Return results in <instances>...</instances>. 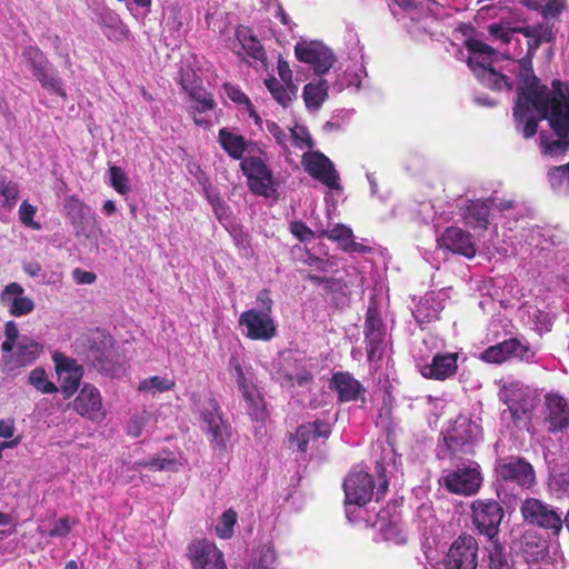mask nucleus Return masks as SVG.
<instances>
[{
  "instance_id": "8fccbe9b",
  "label": "nucleus",
  "mask_w": 569,
  "mask_h": 569,
  "mask_svg": "<svg viewBox=\"0 0 569 569\" xmlns=\"http://www.w3.org/2000/svg\"><path fill=\"white\" fill-rule=\"evenodd\" d=\"M293 144L298 148H312V139L305 127H297L290 130Z\"/></svg>"
},
{
  "instance_id": "864d4df0",
  "label": "nucleus",
  "mask_w": 569,
  "mask_h": 569,
  "mask_svg": "<svg viewBox=\"0 0 569 569\" xmlns=\"http://www.w3.org/2000/svg\"><path fill=\"white\" fill-rule=\"evenodd\" d=\"M376 472L378 476L376 500L379 501L380 499H382L386 496L388 488H389V481L386 476V469H385L383 465L377 463Z\"/></svg>"
},
{
  "instance_id": "6ab92c4d",
  "label": "nucleus",
  "mask_w": 569,
  "mask_h": 569,
  "mask_svg": "<svg viewBox=\"0 0 569 569\" xmlns=\"http://www.w3.org/2000/svg\"><path fill=\"white\" fill-rule=\"evenodd\" d=\"M56 371L60 381V389L64 398H70L79 388L83 376V369L78 365L77 360L66 357L64 355H56L53 357Z\"/></svg>"
},
{
  "instance_id": "4d7b16f0",
  "label": "nucleus",
  "mask_w": 569,
  "mask_h": 569,
  "mask_svg": "<svg viewBox=\"0 0 569 569\" xmlns=\"http://www.w3.org/2000/svg\"><path fill=\"white\" fill-rule=\"evenodd\" d=\"M71 531L68 517L60 518L49 530L48 536L51 538L67 537Z\"/></svg>"
},
{
  "instance_id": "f3484780",
  "label": "nucleus",
  "mask_w": 569,
  "mask_h": 569,
  "mask_svg": "<svg viewBox=\"0 0 569 569\" xmlns=\"http://www.w3.org/2000/svg\"><path fill=\"white\" fill-rule=\"evenodd\" d=\"M331 435V425L327 420L316 419L300 425L293 433L289 435V446L297 451L306 453L309 443L320 438L327 440Z\"/></svg>"
},
{
  "instance_id": "7c9ffc66",
  "label": "nucleus",
  "mask_w": 569,
  "mask_h": 569,
  "mask_svg": "<svg viewBox=\"0 0 569 569\" xmlns=\"http://www.w3.org/2000/svg\"><path fill=\"white\" fill-rule=\"evenodd\" d=\"M218 141L230 158L242 161L248 148V141L243 136L236 134L227 128H221L218 133Z\"/></svg>"
},
{
  "instance_id": "680f3d73",
  "label": "nucleus",
  "mask_w": 569,
  "mask_h": 569,
  "mask_svg": "<svg viewBox=\"0 0 569 569\" xmlns=\"http://www.w3.org/2000/svg\"><path fill=\"white\" fill-rule=\"evenodd\" d=\"M274 559L272 552H264L257 560L251 561L248 569H273Z\"/></svg>"
},
{
  "instance_id": "20e7f679",
  "label": "nucleus",
  "mask_w": 569,
  "mask_h": 569,
  "mask_svg": "<svg viewBox=\"0 0 569 569\" xmlns=\"http://www.w3.org/2000/svg\"><path fill=\"white\" fill-rule=\"evenodd\" d=\"M482 482L483 476L477 462L449 470L439 480L440 486L448 492L462 497L476 496L480 491Z\"/></svg>"
},
{
  "instance_id": "f257e3e1",
  "label": "nucleus",
  "mask_w": 569,
  "mask_h": 569,
  "mask_svg": "<svg viewBox=\"0 0 569 569\" xmlns=\"http://www.w3.org/2000/svg\"><path fill=\"white\" fill-rule=\"evenodd\" d=\"M535 56L526 54L517 60L513 71L518 78L517 100L531 102L541 119H549L550 127L559 137L547 147V152L557 153L569 148V87L560 80L552 81V97L541 86L535 74L532 60Z\"/></svg>"
},
{
  "instance_id": "c9c22d12",
  "label": "nucleus",
  "mask_w": 569,
  "mask_h": 569,
  "mask_svg": "<svg viewBox=\"0 0 569 569\" xmlns=\"http://www.w3.org/2000/svg\"><path fill=\"white\" fill-rule=\"evenodd\" d=\"M90 358L97 369L108 375L114 376L120 369L114 360V351L111 349L101 351L99 348H92Z\"/></svg>"
},
{
  "instance_id": "7ed1b4c3",
  "label": "nucleus",
  "mask_w": 569,
  "mask_h": 569,
  "mask_svg": "<svg viewBox=\"0 0 569 569\" xmlns=\"http://www.w3.org/2000/svg\"><path fill=\"white\" fill-rule=\"evenodd\" d=\"M470 518L475 530L487 539L499 536L505 518L502 505L492 498H478L470 503Z\"/></svg>"
},
{
  "instance_id": "0e129e2a",
  "label": "nucleus",
  "mask_w": 569,
  "mask_h": 569,
  "mask_svg": "<svg viewBox=\"0 0 569 569\" xmlns=\"http://www.w3.org/2000/svg\"><path fill=\"white\" fill-rule=\"evenodd\" d=\"M267 130L276 139L278 144L284 148L287 147V133L277 122L267 121Z\"/></svg>"
},
{
  "instance_id": "aec40b11",
  "label": "nucleus",
  "mask_w": 569,
  "mask_h": 569,
  "mask_svg": "<svg viewBox=\"0 0 569 569\" xmlns=\"http://www.w3.org/2000/svg\"><path fill=\"white\" fill-rule=\"evenodd\" d=\"M63 211L73 226L77 236L89 237L90 227L96 224L94 213L77 196L72 194L64 199Z\"/></svg>"
},
{
  "instance_id": "9d476101",
  "label": "nucleus",
  "mask_w": 569,
  "mask_h": 569,
  "mask_svg": "<svg viewBox=\"0 0 569 569\" xmlns=\"http://www.w3.org/2000/svg\"><path fill=\"white\" fill-rule=\"evenodd\" d=\"M240 168L247 177L248 187L256 196L270 197L273 192L274 178L272 171L260 157H246Z\"/></svg>"
},
{
  "instance_id": "72a5a7b5",
  "label": "nucleus",
  "mask_w": 569,
  "mask_h": 569,
  "mask_svg": "<svg viewBox=\"0 0 569 569\" xmlns=\"http://www.w3.org/2000/svg\"><path fill=\"white\" fill-rule=\"evenodd\" d=\"M264 86L272 98L283 108H287L298 94L297 84L280 83L273 76L264 79Z\"/></svg>"
},
{
  "instance_id": "3c124183",
  "label": "nucleus",
  "mask_w": 569,
  "mask_h": 569,
  "mask_svg": "<svg viewBox=\"0 0 569 569\" xmlns=\"http://www.w3.org/2000/svg\"><path fill=\"white\" fill-rule=\"evenodd\" d=\"M465 46L468 51L472 53L478 54H487L492 56L496 53V50L490 47L489 44L485 43L483 41L476 39V38H469L465 41Z\"/></svg>"
},
{
  "instance_id": "09e8293b",
  "label": "nucleus",
  "mask_w": 569,
  "mask_h": 569,
  "mask_svg": "<svg viewBox=\"0 0 569 569\" xmlns=\"http://www.w3.org/2000/svg\"><path fill=\"white\" fill-rule=\"evenodd\" d=\"M34 214L36 208L32 204H30L27 200H24L19 209L20 221L27 227H31L34 230H39L41 226L40 223L33 221Z\"/></svg>"
},
{
  "instance_id": "bf43d9fd",
  "label": "nucleus",
  "mask_w": 569,
  "mask_h": 569,
  "mask_svg": "<svg viewBox=\"0 0 569 569\" xmlns=\"http://www.w3.org/2000/svg\"><path fill=\"white\" fill-rule=\"evenodd\" d=\"M510 417L515 425H519L521 421L529 419V409L518 403H511L508 406Z\"/></svg>"
},
{
  "instance_id": "a878e982",
  "label": "nucleus",
  "mask_w": 569,
  "mask_h": 569,
  "mask_svg": "<svg viewBox=\"0 0 569 569\" xmlns=\"http://www.w3.org/2000/svg\"><path fill=\"white\" fill-rule=\"evenodd\" d=\"M329 387L337 392L340 402L355 401L365 393L361 382L347 371L335 372Z\"/></svg>"
},
{
  "instance_id": "e433bc0d",
  "label": "nucleus",
  "mask_w": 569,
  "mask_h": 569,
  "mask_svg": "<svg viewBox=\"0 0 569 569\" xmlns=\"http://www.w3.org/2000/svg\"><path fill=\"white\" fill-rule=\"evenodd\" d=\"M174 387L176 381L173 378L151 376L141 380L137 387V390L143 393L156 395L171 391L174 389Z\"/></svg>"
},
{
  "instance_id": "4be33fe9",
  "label": "nucleus",
  "mask_w": 569,
  "mask_h": 569,
  "mask_svg": "<svg viewBox=\"0 0 569 569\" xmlns=\"http://www.w3.org/2000/svg\"><path fill=\"white\" fill-rule=\"evenodd\" d=\"M306 171L330 189H340L339 174L323 153L315 152L305 162Z\"/></svg>"
},
{
  "instance_id": "c756f323",
  "label": "nucleus",
  "mask_w": 569,
  "mask_h": 569,
  "mask_svg": "<svg viewBox=\"0 0 569 569\" xmlns=\"http://www.w3.org/2000/svg\"><path fill=\"white\" fill-rule=\"evenodd\" d=\"M530 106H532L531 102L517 100L513 108L517 129L522 131L526 139L533 137L538 129V120L535 118Z\"/></svg>"
},
{
  "instance_id": "ea45409f",
  "label": "nucleus",
  "mask_w": 569,
  "mask_h": 569,
  "mask_svg": "<svg viewBox=\"0 0 569 569\" xmlns=\"http://www.w3.org/2000/svg\"><path fill=\"white\" fill-rule=\"evenodd\" d=\"M237 512L233 509L226 510L221 517L218 526L216 527V533L221 539H229L233 535V527L237 523Z\"/></svg>"
},
{
  "instance_id": "dca6fc26",
  "label": "nucleus",
  "mask_w": 569,
  "mask_h": 569,
  "mask_svg": "<svg viewBox=\"0 0 569 569\" xmlns=\"http://www.w3.org/2000/svg\"><path fill=\"white\" fill-rule=\"evenodd\" d=\"M295 54L300 62L312 66L318 76L327 73L336 62L332 50L318 41L298 42L295 47Z\"/></svg>"
},
{
  "instance_id": "4468645a",
  "label": "nucleus",
  "mask_w": 569,
  "mask_h": 569,
  "mask_svg": "<svg viewBox=\"0 0 569 569\" xmlns=\"http://www.w3.org/2000/svg\"><path fill=\"white\" fill-rule=\"evenodd\" d=\"M375 479L368 471L352 469L343 481L346 503L366 506L375 495Z\"/></svg>"
},
{
  "instance_id": "69168bd1",
  "label": "nucleus",
  "mask_w": 569,
  "mask_h": 569,
  "mask_svg": "<svg viewBox=\"0 0 569 569\" xmlns=\"http://www.w3.org/2000/svg\"><path fill=\"white\" fill-rule=\"evenodd\" d=\"M146 425L144 418L140 416L132 417L128 423V435L139 437Z\"/></svg>"
},
{
  "instance_id": "393cba45",
  "label": "nucleus",
  "mask_w": 569,
  "mask_h": 569,
  "mask_svg": "<svg viewBox=\"0 0 569 569\" xmlns=\"http://www.w3.org/2000/svg\"><path fill=\"white\" fill-rule=\"evenodd\" d=\"M546 408L549 431L557 432L569 427V407L562 396L548 393L546 396Z\"/></svg>"
},
{
  "instance_id": "6e6552de",
  "label": "nucleus",
  "mask_w": 569,
  "mask_h": 569,
  "mask_svg": "<svg viewBox=\"0 0 569 569\" xmlns=\"http://www.w3.org/2000/svg\"><path fill=\"white\" fill-rule=\"evenodd\" d=\"M477 426L469 419L459 418L443 435L445 452L450 459H463L473 455V430Z\"/></svg>"
},
{
  "instance_id": "f8f14e48",
  "label": "nucleus",
  "mask_w": 569,
  "mask_h": 569,
  "mask_svg": "<svg viewBox=\"0 0 569 569\" xmlns=\"http://www.w3.org/2000/svg\"><path fill=\"white\" fill-rule=\"evenodd\" d=\"M533 357L535 352L530 346L518 338L506 339L486 348L480 353L482 361L493 365H501L512 358L529 362Z\"/></svg>"
},
{
  "instance_id": "58836bf2",
  "label": "nucleus",
  "mask_w": 569,
  "mask_h": 569,
  "mask_svg": "<svg viewBox=\"0 0 569 569\" xmlns=\"http://www.w3.org/2000/svg\"><path fill=\"white\" fill-rule=\"evenodd\" d=\"M486 550L488 551L489 569H511L505 552V548L499 542L498 537L488 539Z\"/></svg>"
},
{
  "instance_id": "774afa93",
  "label": "nucleus",
  "mask_w": 569,
  "mask_h": 569,
  "mask_svg": "<svg viewBox=\"0 0 569 569\" xmlns=\"http://www.w3.org/2000/svg\"><path fill=\"white\" fill-rule=\"evenodd\" d=\"M312 379L313 377L308 370H302L301 372H298L295 376L289 377L291 385H298L300 387L311 383Z\"/></svg>"
},
{
  "instance_id": "49530a36",
  "label": "nucleus",
  "mask_w": 569,
  "mask_h": 569,
  "mask_svg": "<svg viewBox=\"0 0 569 569\" xmlns=\"http://www.w3.org/2000/svg\"><path fill=\"white\" fill-rule=\"evenodd\" d=\"M242 48L247 52V54L251 57L253 60L260 62H264L267 60L263 46L256 37L250 36L248 38H244L242 41Z\"/></svg>"
},
{
  "instance_id": "412c9836",
  "label": "nucleus",
  "mask_w": 569,
  "mask_h": 569,
  "mask_svg": "<svg viewBox=\"0 0 569 569\" xmlns=\"http://www.w3.org/2000/svg\"><path fill=\"white\" fill-rule=\"evenodd\" d=\"M73 409L80 416L92 421H100L106 417L101 395L99 390L91 385H84L81 388L73 401Z\"/></svg>"
},
{
  "instance_id": "603ef678",
  "label": "nucleus",
  "mask_w": 569,
  "mask_h": 569,
  "mask_svg": "<svg viewBox=\"0 0 569 569\" xmlns=\"http://www.w3.org/2000/svg\"><path fill=\"white\" fill-rule=\"evenodd\" d=\"M223 89L230 100L239 104H247L249 108L252 107L250 99L236 86L231 83H224Z\"/></svg>"
},
{
  "instance_id": "f704fd0d",
  "label": "nucleus",
  "mask_w": 569,
  "mask_h": 569,
  "mask_svg": "<svg viewBox=\"0 0 569 569\" xmlns=\"http://www.w3.org/2000/svg\"><path fill=\"white\" fill-rule=\"evenodd\" d=\"M567 0H521L530 10L539 11L543 19L557 18L566 8Z\"/></svg>"
},
{
  "instance_id": "6e6d98bb",
  "label": "nucleus",
  "mask_w": 569,
  "mask_h": 569,
  "mask_svg": "<svg viewBox=\"0 0 569 569\" xmlns=\"http://www.w3.org/2000/svg\"><path fill=\"white\" fill-rule=\"evenodd\" d=\"M376 423L381 426L388 435L393 431L392 408L390 406H383L380 409Z\"/></svg>"
},
{
  "instance_id": "ddd939ff",
  "label": "nucleus",
  "mask_w": 569,
  "mask_h": 569,
  "mask_svg": "<svg viewBox=\"0 0 569 569\" xmlns=\"http://www.w3.org/2000/svg\"><path fill=\"white\" fill-rule=\"evenodd\" d=\"M187 558L192 569H228L223 552L204 538L193 539L188 545Z\"/></svg>"
},
{
  "instance_id": "9b49d317",
  "label": "nucleus",
  "mask_w": 569,
  "mask_h": 569,
  "mask_svg": "<svg viewBox=\"0 0 569 569\" xmlns=\"http://www.w3.org/2000/svg\"><path fill=\"white\" fill-rule=\"evenodd\" d=\"M478 541L469 533H461L451 543L445 559L446 569H477Z\"/></svg>"
},
{
  "instance_id": "13d9d810",
  "label": "nucleus",
  "mask_w": 569,
  "mask_h": 569,
  "mask_svg": "<svg viewBox=\"0 0 569 569\" xmlns=\"http://www.w3.org/2000/svg\"><path fill=\"white\" fill-rule=\"evenodd\" d=\"M291 232L300 241H306L313 237V231L302 221H295L290 226Z\"/></svg>"
},
{
  "instance_id": "c03bdc74",
  "label": "nucleus",
  "mask_w": 569,
  "mask_h": 569,
  "mask_svg": "<svg viewBox=\"0 0 569 569\" xmlns=\"http://www.w3.org/2000/svg\"><path fill=\"white\" fill-rule=\"evenodd\" d=\"M321 236L327 237L332 241L339 242V246L342 249V244H346L351 240L353 232L349 227L337 223L332 227V229L322 231Z\"/></svg>"
},
{
  "instance_id": "1a4fd4ad",
  "label": "nucleus",
  "mask_w": 569,
  "mask_h": 569,
  "mask_svg": "<svg viewBox=\"0 0 569 569\" xmlns=\"http://www.w3.org/2000/svg\"><path fill=\"white\" fill-rule=\"evenodd\" d=\"M497 480L529 489L536 482V472L530 462L521 457H508L496 466Z\"/></svg>"
},
{
  "instance_id": "39448f33",
  "label": "nucleus",
  "mask_w": 569,
  "mask_h": 569,
  "mask_svg": "<svg viewBox=\"0 0 569 569\" xmlns=\"http://www.w3.org/2000/svg\"><path fill=\"white\" fill-rule=\"evenodd\" d=\"M22 57L29 63L33 77L43 89L63 98L67 96L62 79L57 74L52 63L39 47L27 46L22 50Z\"/></svg>"
},
{
  "instance_id": "c85d7f7f",
  "label": "nucleus",
  "mask_w": 569,
  "mask_h": 569,
  "mask_svg": "<svg viewBox=\"0 0 569 569\" xmlns=\"http://www.w3.org/2000/svg\"><path fill=\"white\" fill-rule=\"evenodd\" d=\"M490 199L468 200L461 209V218L466 226L471 229L487 230L489 224Z\"/></svg>"
},
{
  "instance_id": "37998d69",
  "label": "nucleus",
  "mask_w": 569,
  "mask_h": 569,
  "mask_svg": "<svg viewBox=\"0 0 569 569\" xmlns=\"http://www.w3.org/2000/svg\"><path fill=\"white\" fill-rule=\"evenodd\" d=\"M515 27H511L509 22L491 23L488 26V32L495 40H499L503 44L510 43L512 34L517 33L513 31Z\"/></svg>"
},
{
  "instance_id": "a18cd8bd",
  "label": "nucleus",
  "mask_w": 569,
  "mask_h": 569,
  "mask_svg": "<svg viewBox=\"0 0 569 569\" xmlns=\"http://www.w3.org/2000/svg\"><path fill=\"white\" fill-rule=\"evenodd\" d=\"M0 196L4 198L6 204L10 207L16 203L19 196L18 184L3 174H0Z\"/></svg>"
},
{
  "instance_id": "cd10ccee",
  "label": "nucleus",
  "mask_w": 569,
  "mask_h": 569,
  "mask_svg": "<svg viewBox=\"0 0 569 569\" xmlns=\"http://www.w3.org/2000/svg\"><path fill=\"white\" fill-rule=\"evenodd\" d=\"M513 31L521 33L528 39L526 54L529 56H535L543 42L550 43L555 40L552 27L548 23L518 26L513 28Z\"/></svg>"
},
{
  "instance_id": "338daca9",
  "label": "nucleus",
  "mask_w": 569,
  "mask_h": 569,
  "mask_svg": "<svg viewBox=\"0 0 569 569\" xmlns=\"http://www.w3.org/2000/svg\"><path fill=\"white\" fill-rule=\"evenodd\" d=\"M307 279L315 284L325 286L328 289H333L338 283L335 278L320 277L317 274H308Z\"/></svg>"
},
{
  "instance_id": "2f4dec72",
  "label": "nucleus",
  "mask_w": 569,
  "mask_h": 569,
  "mask_svg": "<svg viewBox=\"0 0 569 569\" xmlns=\"http://www.w3.org/2000/svg\"><path fill=\"white\" fill-rule=\"evenodd\" d=\"M329 86L327 80L319 79L305 86L302 97L307 109L318 110L328 99Z\"/></svg>"
},
{
  "instance_id": "4c0bfd02",
  "label": "nucleus",
  "mask_w": 569,
  "mask_h": 569,
  "mask_svg": "<svg viewBox=\"0 0 569 569\" xmlns=\"http://www.w3.org/2000/svg\"><path fill=\"white\" fill-rule=\"evenodd\" d=\"M247 402V411L249 416L257 421H264L268 417L264 399L256 388L249 393L242 396Z\"/></svg>"
},
{
  "instance_id": "2eb2a0df",
  "label": "nucleus",
  "mask_w": 569,
  "mask_h": 569,
  "mask_svg": "<svg viewBox=\"0 0 569 569\" xmlns=\"http://www.w3.org/2000/svg\"><path fill=\"white\" fill-rule=\"evenodd\" d=\"M363 336L368 361H380L385 350L386 328L376 308L369 307L367 309Z\"/></svg>"
},
{
  "instance_id": "e2e57ef3",
  "label": "nucleus",
  "mask_w": 569,
  "mask_h": 569,
  "mask_svg": "<svg viewBox=\"0 0 569 569\" xmlns=\"http://www.w3.org/2000/svg\"><path fill=\"white\" fill-rule=\"evenodd\" d=\"M72 278L78 284H91L96 282L97 274L92 271H87L81 268H76L72 271Z\"/></svg>"
},
{
  "instance_id": "a19ab883",
  "label": "nucleus",
  "mask_w": 569,
  "mask_h": 569,
  "mask_svg": "<svg viewBox=\"0 0 569 569\" xmlns=\"http://www.w3.org/2000/svg\"><path fill=\"white\" fill-rule=\"evenodd\" d=\"M109 174L110 183L119 194L126 196L131 191L128 176L122 170V168L118 166H111L109 168Z\"/></svg>"
},
{
  "instance_id": "b1692460",
  "label": "nucleus",
  "mask_w": 569,
  "mask_h": 569,
  "mask_svg": "<svg viewBox=\"0 0 569 569\" xmlns=\"http://www.w3.org/2000/svg\"><path fill=\"white\" fill-rule=\"evenodd\" d=\"M468 66L473 71L478 81L486 88L492 91H512L513 82L506 74L497 71L491 66H486L483 63L473 62L472 58H468Z\"/></svg>"
},
{
  "instance_id": "79ce46f5",
  "label": "nucleus",
  "mask_w": 569,
  "mask_h": 569,
  "mask_svg": "<svg viewBox=\"0 0 569 569\" xmlns=\"http://www.w3.org/2000/svg\"><path fill=\"white\" fill-rule=\"evenodd\" d=\"M29 382L43 393H53L58 390L56 385L47 379V373L41 368H36L30 372Z\"/></svg>"
},
{
  "instance_id": "0eeeda50",
  "label": "nucleus",
  "mask_w": 569,
  "mask_h": 569,
  "mask_svg": "<svg viewBox=\"0 0 569 569\" xmlns=\"http://www.w3.org/2000/svg\"><path fill=\"white\" fill-rule=\"evenodd\" d=\"M521 515L528 523L558 537L563 529L561 513L552 506L536 498H528L521 505Z\"/></svg>"
},
{
  "instance_id": "de8ad7c7",
  "label": "nucleus",
  "mask_w": 569,
  "mask_h": 569,
  "mask_svg": "<svg viewBox=\"0 0 569 569\" xmlns=\"http://www.w3.org/2000/svg\"><path fill=\"white\" fill-rule=\"evenodd\" d=\"M137 465L143 468L163 471L177 470L178 461L174 458H151L148 460L139 461Z\"/></svg>"
},
{
  "instance_id": "5701e85b",
  "label": "nucleus",
  "mask_w": 569,
  "mask_h": 569,
  "mask_svg": "<svg viewBox=\"0 0 569 569\" xmlns=\"http://www.w3.org/2000/svg\"><path fill=\"white\" fill-rule=\"evenodd\" d=\"M458 353H436L430 363L420 368L423 378L437 381H445L457 373Z\"/></svg>"
},
{
  "instance_id": "bb28decb",
  "label": "nucleus",
  "mask_w": 569,
  "mask_h": 569,
  "mask_svg": "<svg viewBox=\"0 0 569 569\" xmlns=\"http://www.w3.org/2000/svg\"><path fill=\"white\" fill-rule=\"evenodd\" d=\"M22 295L23 288L17 282L7 284L1 293V301L9 306V312L14 317L26 316L34 309L33 301Z\"/></svg>"
},
{
  "instance_id": "a211bd4d",
  "label": "nucleus",
  "mask_w": 569,
  "mask_h": 569,
  "mask_svg": "<svg viewBox=\"0 0 569 569\" xmlns=\"http://www.w3.org/2000/svg\"><path fill=\"white\" fill-rule=\"evenodd\" d=\"M472 239L473 237L470 232L451 226L445 229L441 236L437 239V242L441 249L471 259L477 252V248Z\"/></svg>"
},
{
  "instance_id": "423d86ee",
  "label": "nucleus",
  "mask_w": 569,
  "mask_h": 569,
  "mask_svg": "<svg viewBox=\"0 0 569 569\" xmlns=\"http://www.w3.org/2000/svg\"><path fill=\"white\" fill-rule=\"evenodd\" d=\"M200 417L207 426L210 446L220 453L227 450L231 438V427L222 418V411L218 401L209 397L200 409Z\"/></svg>"
},
{
  "instance_id": "f03ea898",
  "label": "nucleus",
  "mask_w": 569,
  "mask_h": 569,
  "mask_svg": "<svg viewBox=\"0 0 569 569\" xmlns=\"http://www.w3.org/2000/svg\"><path fill=\"white\" fill-rule=\"evenodd\" d=\"M261 309L251 308L239 317V325L246 328V337L251 340L269 341L277 336V326L272 318L273 301L267 289L257 295Z\"/></svg>"
},
{
  "instance_id": "473e14b6",
  "label": "nucleus",
  "mask_w": 569,
  "mask_h": 569,
  "mask_svg": "<svg viewBox=\"0 0 569 569\" xmlns=\"http://www.w3.org/2000/svg\"><path fill=\"white\" fill-rule=\"evenodd\" d=\"M179 83L182 89L188 92L189 97L197 102L196 110L198 112L211 111L216 108L217 103L210 92L201 86L188 84L187 79L181 74Z\"/></svg>"
},
{
  "instance_id": "052dcab7",
  "label": "nucleus",
  "mask_w": 569,
  "mask_h": 569,
  "mask_svg": "<svg viewBox=\"0 0 569 569\" xmlns=\"http://www.w3.org/2000/svg\"><path fill=\"white\" fill-rule=\"evenodd\" d=\"M277 70L283 83L296 84L293 82L292 70L290 69L288 61H286L282 57H279L278 59Z\"/></svg>"
},
{
  "instance_id": "5fc2aeb1",
  "label": "nucleus",
  "mask_w": 569,
  "mask_h": 569,
  "mask_svg": "<svg viewBox=\"0 0 569 569\" xmlns=\"http://www.w3.org/2000/svg\"><path fill=\"white\" fill-rule=\"evenodd\" d=\"M207 199L211 204L213 212L218 220H222L227 214V207L224 202L221 200L218 192H208Z\"/></svg>"
}]
</instances>
